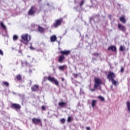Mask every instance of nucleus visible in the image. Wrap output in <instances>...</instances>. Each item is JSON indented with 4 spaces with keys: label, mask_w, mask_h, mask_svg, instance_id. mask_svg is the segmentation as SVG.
I'll list each match as a JSON object with an SVG mask.
<instances>
[{
    "label": "nucleus",
    "mask_w": 130,
    "mask_h": 130,
    "mask_svg": "<svg viewBox=\"0 0 130 130\" xmlns=\"http://www.w3.org/2000/svg\"><path fill=\"white\" fill-rule=\"evenodd\" d=\"M21 39H22V42L27 45L29 43V41L31 40V37L27 34H24L21 36Z\"/></svg>",
    "instance_id": "nucleus-1"
},
{
    "label": "nucleus",
    "mask_w": 130,
    "mask_h": 130,
    "mask_svg": "<svg viewBox=\"0 0 130 130\" xmlns=\"http://www.w3.org/2000/svg\"><path fill=\"white\" fill-rule=\"evenodd\" d=\"M46 79H47L49 82H51V83H54L56 86H59V84L58 83V81L57 80L55 79V78L51 77V76H48L47 77H44L43 79V81H45Z\"/></svg>",
    "instance_id": "nucleus-2"
},
{
    "label": "nucleus",
    "mask_w": 130,
    "mask_h": 130,
    "mask_svg": "<svg viewBox=\"0 0 130 130\" xmlns=\"http://www.w3.org/2000/svg\"><path fill=\"white\" fill-rule=\"evenodd\" d=\"M102 84V82L99 78H94V89H90L91 92H94L95 91V89L98 88L99 86H100Z\"/></svg>",
    "instance_id": "nucleus-3"
},
{
    "label": "nucleus",
    "mask_w": 130,
    "mask_h": 130,
    "mask_svg": "<svg viewBox=\"0 0 130 130\" xmlns=\"http://www.w3.org/2000/svg\"><path fill=\"white\" fill-rule=\"evenodd\" d=\"M32 121V123L34 124H41V125H42V122L41 121V119L40 118H32L31 119Z\"/></svg>",
    "instance_id": "nucleus-4"
},
{
    "label": "nucleus",
    "mask_w": 130,
    "mask_h": 130,
    "mask_svg": "<svg viewBox=\"0 0 130 130\" xmlns=\"http://www.w3.org/2000/svg\"><path fill=\"white\" fill-rule=\"evenodd\" d=\"M114 78H115V74L113 72H109L107 76L108 80H109V81H112V80H114L113 79H114Z\"/></svg>",
    "instance_id": "nucleus-5"
},
{
    "label": "nucleus",
    "mask_w": 130,
    "mask_h": 130,
    "mask_svg": "<svg viewBox=\"0 0 130 130\" xmlns=\"http://www.w3.org/2000/svg\"><path fill=\"white\" fill-rule=\"evenodd\" d=\"M61 22H62V20L58 19L55 21V22L53 24V26L54 28H57L58 26H60L61 24Z\"/></svg>",
    "instance_id": "nucleus-6"
},
{
    "label": "nucleus",
    "mask_w": 130,
    "mask_h": 130,
    "mask_svg": "<svg viewBox=\"0 0 130 130\" xmlns=\"http://www.w3.org/2000/svg\"><path fill=\"white\" fill-rule=\"evenodd\" d=\"M35 14V7H31V8L28 11V15L32 16Z\"/></svg>",
    "instance_id": "nucleus-7"
},
{
    "label": "nucleus",
    "mask_w": 130,
    "mask_h": 130,
    "mask_svg": "<svg viewBox=\"0 0 130 130\" xmlns=\"http://www.w3.org/2000/svg\"><path fill=\"white\" fill-rule=\"evenodd\" d=\"M12 108H14V109H20L21 108V106L18 104H12L11 105Z\"/></svg>",
    "instance_id": "nucleus-8"
},
{
    "label": "nucleus",
    "mask_w": 130,
    "mask_h": 130,
    "mask_svg": "<svg viewBox=\"0 0 130 130\" xmlns=\"http://www.w3.org/2000/svg\"><path fill=\"white\" fill-rule=\"evenodd\" d=\"M38 88H39L38 85L35 84L31 87V89L32 92H36V91L38 90Z\"/></svg>",
    "instance_id": "nucleus-9"
},
{
    "label": "nucleus",
    "mask_w": 130,
    "mask_h": 130,
    "mask_svg": "<svg viewBox=\"0 0 130 130\" xmlns=\"http://www.w3.org/2000/svg\"><path fill=\"white\" fill-rule=\"evenodd\" d=\"M118 29H119V30H121V31H122V32H124V31H125V27H124V26L120 24H118Z\"/></svg>",
    "instance_id": "nucleus-10"
},
{
    "label": "nucleus",
    "mask_w": 130,
    "mask_h": 130,
    "mask_svg": "<svg viewBox=\"0 0 130 130\" xmlns=\"http://www.w3.org/2000/svg\"><path fill=\"white\" fill-rule=\"evenodd\" d=\"M108 50L115 52L116 51V47L114 46H111L108 47Z\"/></svg>",
    "instance_id": "nucleus-11"
},
{
    "label": "nucleus",
    "mask_w": 130,
    "mask_h": 130,
    "mask_svg": "<svg viewBox=\"0 0 130 130\" xmlns=\"http://www.w3.org/2000/svg\"><path fill=\"white\" fill-rule=\"evenodd\" d=\"M71 52L70 51L67 50V51H61L60 52V53L61 54H63V55H69L70 54V53Z\"/></svg>",
    "instance_id": "nucleus-12"
},
{
    "label": "nucleus",
    "mask_w": 130,
    "mask_h": 130,
    "mask_svg": "<svg viewBox=\"0 0 130 130\" xmlns=\"http://www.w3.org/2000/svg\"><path fill=\"white\" fill-rule=\"evenodd\" d=\"M63 59H64V56H63V55L59 56L58 59L59 62H62V60H63Z\"/></svg>",
    "instance_id": "nucleus-13"
},
{
    "label": "nucleus",
    "mask_w": 130,
    "mask_h": 130,
    "mask_svg": "<svg viewBox=\"0 0 130 130\" xmlns=\"http://www.w3.org/2000/svg\"><path fill=\"white\" fill-rule=\"evenodd\" d=\"M66 105V103L62 102H59L58 103L59 106H60V107H62V108L65 107Z\"/></svg>",
    "instance_id": "nucleus-14"
},
{
    "label": "nucleus",
    "mask_w": 130,
    "mask_h": 130,
    "mask_svg": "<svg viewBox=\"0 0 130 130\" xmlns=\"http://www.w3.org/2000/svg\"><path fill=\"white\" fill-rule=\"evenodd\" d=\"M126 105H127V111L128 112H130V102L127 101L126 102Z\"/></svg>",
    "instance_id": "nucleus-15"
},
{
    "label": "nucleus",
    "mask_w": 130,
    "mask_h": 130,
    "mask_svg": "<svg viewBox=\"0 0 130 130\" xmlns=\"http://www.w3.org/2000/svg\"><path fill=\"white\" fill-rule=\"evenodd\" d=\"M112 81V85H114V86H116L118 85V82L116 81H115L114 79H113Z\"/></svg>",
    "instance_id": "nucleus-16"
},
{
    "label": "nucleus",
    "mask_w": 130,
    "mask_h": 130,
    "mask_svg": "<svg viewBox=\"0 0 130 130\" xmlns=\"http://www.w3.org/2000/svg\"><path fill=\"white\" fill-rule=\"evenodd\" d=\"M1 27L5 30V31L7 30V27H6V25L4 24V23H3V22H1Z\"/></svg>",
    "instance_id": "nucleus-17"
},
{
    "label": "nucleus",
    "mask_w": 130,
    "mask_h": 130,
    "mask_svg": "<svg viewBox=\"0 0 130 130\" xmlns=\"http://www.w3.org/2000/svg\"><path fill=\"white\" fill-rule=\"evenodd\" d=\"M51 42H54L55 40H56V36H52L51 37Z\"/></svg>",
    "instance_id": "nucleus-18"
},
{
    "label": "nucleus",
    "mask_w": 130,
    "mask_h": 130,
    "mask_svg": "<svg viewBox=\"0 0 130 130\" xmlns=\"http://www.w3.org/2000/svg\"><path fill=\"white\" fill-rule=\"evenodd\" d=\"M120 22H122V23H125L126 21H125V18H124V17L122 16L121 17H120Z\"/></svg>",
    "instance_id": "nucleus-19"
},
{
    "label": "nucleus",
    "mask_w": 130,
    "mask_h": 130,
    "mask_svg": "<svg viewBox=\"0 0 130 130\" xmlns=\"http://www.w3.org/2000/svg\"><path fill=\"white\" fill-rule=\"evenodd\" d=\"M96 103H97V101H96V100H92V102H91V106H92V107H94Z\"/></svg>",
    "instance_id": "nucleus-20"
},
{
    "label": "nucleus",
    "mask_w": 130,
    "mask_h": 130,
    "mask_svg": "<svg viewBox=\"0 0 130 130\" xmlns=\"http://www.w3.org/2000/svg\"><path fill=\"white\" fill-rule=\"evenodd\" d=\"M119 50L120 51H124V50H125V47L123 46H121L119 48Z\"/></svg>",
    "instance_id": "nucleus-21"
},
{
    "label": "nucleus",
    "mask_w": 130,
    "mask_h": 130,
    "mask_svg": "<svg viewBox=\"0 0 130 130\" xmlns=\"http://www.w3.org/2000/svg\"><path fill=\"white\" fill-rule=\"evenodd\" d=\"M18 36H17L16 35H14L13 36V39L14 41H16V40H17V39H18Z\"/></svg>",
    "instance_id": "nucleus-22"
},
{
    "label": "nucleus",
    "mask_w": 130,
    "mask_h": 130,
    "mask_svg": "<svg viewBox=\"0 0 130 130\" xmlns=\"http://www.w3.org/2000/svg\"><path fill=\"white\" fill-rule=\"evenodd\" d=\"M66 68H67L66 66H60L59 67V69L62 71V70H63L64 69H66Z\"/></svg>",
    "instance_id": "nucleus-23"
},
{
    "label": "nucleus",
    "mask_w": 130,
    "mask_h": 130,
    "mask_svg": "<svg viewBox=\"0 0 130 130\" xmlns=\"http://www.w3.org/2000/svg\"><path fill=\"white\" fill-rule=\"evenodd\" d=\"M38 30L40 32H43L44 31L43 28L41 27V26H39Z\"/></svg>",
    "instance_id": "nucleus-24"
},
{
    "label": "nucleus",
    "mask_w": 130,
    "mask_h": 130,
    "mask_svg": "<svg viewBox=\"0 0 130 130\" xmlns=\"http://www.w3.org/2000/svg\"><path fill=\"white\" fill-rule=\"evenodd\" d=\"M4 85H5V86H6V87H9V82H7V81H4L3 82Z\"/></svg>",
    "instance_id": "nucleus-25"
},
{
    "label": "nucleus",
    "mask_w": 130,
    "mask_h": 130,
    "mask_svg": "<svg viewBox=\"0 0 130 130\" xmlns=\"http://www.w3.org/2000/svg\"><path fill=\"white\" fill-rule=\"evenodd\" d=\"M21 75H18L16 76V78L17 79V80H18L19 81H20V80H21Z\"/></svg>",
    "instance_id": "nucleus-26"
},
{
    "label": "nucleus",
    "mask_w": 130,
    "mask_h": 130,
    "mask_svg": "<svg viewBox=\"0 0 130 130\" xmlns=\"http://www.w3.org/2000/svg\"><path fill=\"white\" fill-rule=\"evenodd\" d=\"M99 99H100V100H101V101H104V98L101 96H98Z\"/></svg>",
    "instance_id": "nucleus-27"
},
{
    "label": "nucleus",
    "mask_w": 130,
    "mask_h": 130,
    "mask_svg": "<svg viewBox=\"0 0 130 130\" xmlns=\"http://www.w3.org/2000/svg\"><path fill=\"white\" fill-rule=\"evenodd\" d=\"M84 0H82L80 4V8L82 7V6H83V5H84Z\"/></svg>",
    "instance_id": "nucleus-28"
},
{
    "label": "nucleus",
    "mask_w": 130,
    "mask_h": 130,
    "mask_svg": "<svg viewBox=\"0 0 130 130\" xmlns=\"http://www.w3.org/2000/svg\"><path fill=\"white\" fill-rule=\"evenodd\" d=\"M124 71V68L122 67H121L120 72L121 73H123Z\"/></svg>",
    "instance_id": "nucleus-29"
},
{
    "label": "nucleus",
    "mask_w": 130,
    "mask_h": 130,
    "mask_svg": "<svg viewBox=\"0 0 130 130\" xmlns=\"http://www.w3.org/2000/svg\"><path fill=\"white\" fill-rule=\"evenodd\" d=\"M60 121H61V122H62V123H64V122H66V119H63V118L61 119Z\"/></svg>",
    "instance_id": "nucleus-30"
},
{
    "label": "nucleus",
    "mask_w": 130,
    "mask_h": 130,
    "mask_svg": "<svg viewBox=\"0 0 130 130\" xmlns=\"http://www.w3.org/2000/svg\"><path fill=\"white\" fill-rule=\"evenodd\" d=\"M72 120V117H69L68 118V122H71V121Z\"/></svg>",
    "instance_id": "nucleus-31"
},
{
    "label": "nucleus",
    "mask_w": 130,
    "mask_h": 130,
    "mask_svg": "<svg viewBox=\"0 0 130 130\" xmlns=\"http://www.w3.org/2000/svg\"><path fill=\"white\" fill-rule=\"evenodd\" d=\"M25 64V66H28V63L26 61H25L24 62H22V65Z\"/></svg>",
    "instance_id": "nucleus-32"
},
{
    "label": "nucleus",
    "mask_w": 130,
    "mask_h": 130,
    "mask_svg": "<svg viewBox=\"0 0 130 130\" xmlns=\"http://www.w3.org/2000/svg\"><path fill=\"white\" fill-rule=\"evenodd\" d=\"M0 54L2 56L4 55V52L2 50H0Z\"/></svg>",
    "instance_id": "nucleus-33"
},
{
    "label": "nucleus",
    "mask_w": 130,
    "mask_h": 130,
    "mask_svg": "<svg viewBox=\"0 0 130 130\" xmlns=\"http://www.w3.org/2000/svg\"><path fill=\"white\" fill-rule=\"evenodd\" d=\"M80 94L82 95V94H84V91L82 89V88L80 89Z\"/></svg>",
    "instance_id": "nucleus-34"
},
{
    "label": "nucleus",
    "mask_w": 130,
    "mask_h": 130,
    "mask_svg": "<svg viewBox=\"0 0 130 130\" xmlns=\"http://www.w3.org/2000/svg\"><path fill=\"white\" fill-rule=\"evenodd\" d=\"M73 76H74V78H77L78 77V74H73Z\"/></svg>",
    "instance_id": "nucleus-35"
},
{
    "label": "nucleus",
    "mask_w": 130,
    "mask_h": 130,
    "mask_svg": "<svg viewBox=\"0 0 130 130\" xmlns=\"http://www.w3.org/2000/svg\"><path fill=\"white\" fill-rule=\"evenodd\" d=\"M42 109H43V110H44V109H45V107L44 106H42Z\"/></svg>",
    "instance_id": "nucleus-36"
},
{
    "label": "nucleus",
    "mask_w": 130,
    "mask_h": 130,
    "mask_svg": "<svg viewBox=\"0 0 130 130\" xmlns=\"http://www.w3.org/2000/svg\"><path fill=\"white\" fill-rule=\"evenodd\" d=\"M94 55H95V56H98V54H97V53H95V54H94Z\"/></svg>",
    "instance_id": "nucleus-37"
},
{
    "label": "nucleus",
    "mask_w": 130,
    "mask_h": 130,
    "mask_svg": "<svg viewBox=\"0 0 130 130\" xmlns=\"http://www.w3.org/2000/svg\"><path fill=\"white\" fill-rule=\"evenodd\" d=\"M86 129H87V130H90V128H89V127H86Z\"/></svg>",
    "instance_id": "nucleus-38"
},
{
    "label": "nucleus",
    "mask_w": 130,
    "mask_h": 130,
    "mask_svg": "<svg viewBox=\"0 0 130 130\" xmlns=\"http://www.w3.org/2000/svg\"><path fill=\"white\" fill-rule=\"evenodd\" d=\"M29 48H30V49H33V47H32V46H30V47H29Z\"/></svg>",
    "instance_id": "nucleus-39"
},
{
    "label": "nucleus",
    "mask_w": 130,
    "mask_h": 130,
    "mask_svg": "<svg viewBox=\"0 0 130 130\" xmlns=\"http://www.w3.org/2000/svg\"><path fill=\"white\" fill-rule=\"evenodd\" d=\"M61 81H62V82H63V81H64V78H62V79H61Z\"/></svg>",
    "instance_id": "nucleus-40"
},
{
    "label": "nucleus",
    "mask_w": 130,
    "mask_h": 130,
    "mask_svg": "<svg viewBox=\"0 0 130 130\" xmlns=\"http://www.w3.org/2000/svg\"><path fill=\"white\" fill-rule=\"evenodd\" d=\"M29 72H30V73H31V72H32V71L30 70V71H29Z\"/></svg>",
    "instance_id": "nucleus-41"
},
{
    "label": "nucleus",
    "mask_w": 130,
    "mask_h": 130,
    "mask_svg": "<svg viewBox=\"0 0 130 130\" xmlns=\"http://www.w3.org/2000/svg\"><path fill=\"white\" fill-rule=\"evenodd\" d=\"M81 128H84V127H83V126H82V127L81 126Z\"/></svg>",
    "instance_id": "nucleus-42"
},
{
    "label": "nucleus",
    "mask_w": 130,
    "mask_h": 130,
    "mask_svg": "<svg viewBox=\"0 0 130 130\" xmlns=\"http://www.w3.org/2000/svg\"><path fill=\"white\" fill-rule=\"evenodd\" d=\"M123 130H127V129H123Z\"/></svg>",
    "instance_id": "nucleus-43"
}]
</instances>
